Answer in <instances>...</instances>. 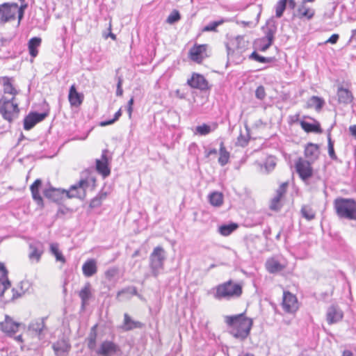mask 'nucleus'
<instances>
[{"label": "nucleus", "mask_w": 356, "mask_h": 356, "mask_svg": "<svg viewBox=\"0 0 356 356\" xmlns=\"http://www.w3.org/2000/svg\"><path fill=\"white\" fill-rule=\"evenodd\" d=\"M89 187V181L86 179H81L70 186L68 191L60 188H49L43 192L47 199L60 204L65 198H79L83 200L86 196V189Z\"/></svg>", "instance_id": "obj_1"}, {"label": "nucleus", "mask_w": 356, "mask_h": 356, "mask_svg": "<svg viewBox=\"0 0 356 356\" xmlns=\"http://www.w3.org/2000/svg\"><path fill=\"white\" fill-rule=\"evenodd\" d=\"M225 321L228 326L229 332L234 338L243 341L250 334L252 321L251 318L245 317L244 314L226 316Z\"/></svg>", "instance_id": "obj_2"}, {"label": "nucleus", "mask_w": 356, "mask_h": 356, "mask_svg": "<svg viewBox=\"0 0 356 356\" xmlns=\"http://www.w3.org/2000/svg\"><path fill=\"white\" fill-rule=\"evenodd\" d=\"M333 208L339 219L356 221V200L338 197L333 202Z\"/></svg>", "instance_id": "obj_3"}, {"label": "nucleus", "mask_w": 356, "mask_h": 356, "mask_svg": "<svg viewBox=\"0 0 356 356\" xmlns=\"http://www.w3.org/2000/svg\"><path fill=\"white\" fill-rule=\"evenodd\" d=\"M243 293L242 286L232 280H228L216 287L213 297L216 300H231L239 298Z\"/></svg>", "instance_id": "obj_4"}, {"label": "nucleus", "mask_w": 356, "mask_h": 356, "mask_svg": "<svg viewBox=\"0 0 356 356\" xmlns=\"http://www.w3.org/2000/svg\"><path fill=\"white\" fill-rule=\"evenodd\" d=\"M15 97L8 99L2 97L0 99V113L3 120L12 123L14 120L18 118L19 108L18 104L15 102Z\"/></svg>", "instance_id": "obj_5"}, {"label": "nucleus", "mask_w": 356, "mask_h": 356, "mask_svg": "<svg viewBox=\"0 0 356 356\" xmlns=\"http://www.w3.org/2000/svg\"><path fill=\"white\" fill-rule=\"evenodd\" d=\"M165 260L164 249L160 246L154 248L149 255V268L154 277H156L163 270Z\"/></svg>", "instance_id": "obj_6"}, {"label": "nucleus", "mask_w": 356, "mask_h": 356, "mask_svg": "<svg viewBox=\"0 0 356 356\" xmlns=\"http://www.w3.org/2000/svg\"><path fill=\"white\" fill-rule=\"evenodd\" d=\"M312 163H313L302 158H299L295 164L296 172L306 184H311V181H309V179L312 177L313 174Z\"/></svg>", "instance_id": "obj_7"}, {"label": "nucleus", "mask_w": 356, "mask_h": 356, "mask_svg": "<svg viewBox=\"0 0 356 356\" xmlns=\"http://www.w3.org/2000/svg\"><path fill=\"white\" fill-rule=\"evenodd\" d=\"M248 46V42L245 40L243 36L238 35L232 38L225 44L227 56H230L234 53L241 54L245 51Z\"/></svg>", "instance_id": "obj_8"}, {"label": "nucleus", "mask_w": 356, "mask_h": 356, "mask_svg": "<svg viewBox=\"0 0 356 356\" xmlns=\"http://www.w3.org/2000/svg\"><path fill=\"white\" fill-rule=\"evenodd\" d=\"M47 317H42L31 321L28 325V331L38 339H43L47 331Z\"/></svg>", "instance_id": "obj_9"}, {"label": "nucleus", "mask_w": 356, "mask_h": 356, "mask_svg": "<svg viewBox=\"0 0 356 356\" xmlns=\"http://www.w3.org/2000/svg\"><path fill=\"white\" fill-rule=\"evenodd\" d=\"M96 353L101 356H120L122 351L120 347L112 341H104Z\"/></svg>", "instance_id": "obj_10"}, {"label": "nucleus", "mask_w": 356, "mask_h": 356, "mask_svg": "<svg viewBox=\"0 0 356 356\" xmlns=\"http://www.w3.org/2000/svg\"><path fill=\"white\" fill-rule=\"evenodd\" d=\"M289 186V182L282 183L275 191V195L270 200V209L273 211H280L283 206L282 200L285 196Z\"/></svg>", "instance_id": "obj_11"}, {"label": "nucleus", "mask_w": 356, "mask_h": 356, "mask_svg": "<svg viewBox=\"0 0 356 356\" xmlns=\"http://www.w3.org/2000/svg\"><path fill=\"white\" fill-rule=\"evenodd\" d=\"M18 8L17 3H4L0 5V19L3 23L15 18Z\"/></svg>", "instance_id": "obj_12"}, {"label": "nucleus", "mask_w": 356, "mask_h": 356, "mask_svg": "<svg viewBox=\"0 0 356 356\" xmlns=\"http://www.w3.org/2000/svg\"><path fill=\"white\" fill-rule=\"evenodd\" d=\"M282 306L286 312L294 313L298 309L296 296L289 291H284Z\"/></svg>", "instance_id": "obj_13"}, {"label": "nucleus", "mask_w": 356, "mask_h": 356, "mask_svg": "<svg viewBox=\"0 0 356 356\" xmlns=\"http://www.w3.org/2000/svg\"><path fill=\"white\" fill-rule=\"evenodd\" d=\"M48 115V113L30 112L24 119V129L31 130L36 124L43 121Z\"/></svg>", "instance_id": "obj_14"}, {"label": "nucleus", "mask_w": 356, "mask_h": 356, "mask_svg": "<svg viewBox=\"0 0 356 356\" xmlns=\"http://www.w3.org/2000/svg\"><path fill=\"white\" fill-rule=\"evenodd\" d=\"M20 325V323L14 321L10 316L6 315L4 321L0 323V329L8 336L12 337L18 331Z\"/></svg>", "instance_id": "obj_15"}, {"label": "nucleus", "mask_w": 356, "mask_h": 356, "mask_svg": "<svg viewBox=\"0 0 356 356\" xmlns=\"http://www.w3.org/2000/svg\"><path fill=\"white\" fill-rule=\"evenodd\" d=\"M207 44H195L189 51V58L197 63H201L207 56Z\"/></svg>", "instance_id": "obj_16"}, {"label": "nucleus", "mask_w": 356, "mask_h": 356, "mask_svg": "<svg viewBox=\"0 0 356 356\" xmlns=\"http://www.w3.org/2000/svg\"><path fill=\"white\" fill-rule=\"evenodd\" d=\"M265 36L259 39V42L270 41L273 42L275 35L277 32V22L273 18L269 19L266 24V28H263Z\"/></svg>", "instance_id": "obj_17"}, {"label": "nucleus", "mask_w": 356, "mask_h": 356, "mask_svg": "<svg viewBox=\"0 0 356 356\" xmlns=\"http://www.w3.org/2000/svg\"><path fill=\"white\" fill-rule=\"evenodd\" d=\"M108 151L107 149H104L102 153L101 159L96 160L97 171L104 177H108L111 173V170L108 168Z\"/></svg>", "instance_id": "obj_18"}, {"label": "nucleus", "mask_w": 356, "mask_h": 356, "mask_svg": "<svg viewBox=\"0 0 356 356\" xmlns=\"http://www.w3.org/2000/svg\"><path fill=\"white\" fill-rule=\"evenodd\" d=\"M187 83L193 88L199 89L200 90H207L209 88L208 81L204 76L193 73L191 79H188Z\"/></svg>", "instance_id": "obj_19"}, {"label": "nucleus", "mask_w": 356, "mask_h": 356, "mask_svg": "<svg viewBox=\"0 0 356 356\" xmlns=\"http://www.w3.org/2000/svg\"><path fill=\"white\" fill-rule=\"evenodd\" d=\"M29 258L38 262L44 252V245L40 241H34L29 244Z\"/></svg>", "instance_id": "obj_20"}, {"label": "nucleus", "mask_w": 356, "mask_h": 356, "mask_svg": "<svg viewBox=\"0 0 356 356\" xmlns=\"http://www.w3.org/2000/svg\"><path fill=\"white\" fill-rule=\"evenodd\" d=\"M343 316V312L336 305H331L327 311V321L329 324L337 323Z\"/></svg>", "instance_id": "obj_21"}, {"label": "nucleus", "mask_w": 356, "mask_h": 356, "mask_svg": "<svg viewBox=\"0 0 356 356\" xmlns=\"http://www.w3.org/2000/svg\"><path fill=\"white\" fill-rule=\"evenodd\" d=\"M304 154L307 161L314 163L319 157V146L317 144L309 143L306 145Z\"/></svg>", "instance_id": "obj_22"}, {"label": "nucleus", "mask_w": 356, "mask_h": 356, "mask_svg": "<svg viewBox=\"0 0 356 356\" xmlns=\"http://www.w3.org/2000/svg\"><path fill=\"white\" fill-rule=\"evenodd\" d=\"M144 326V323L140 321L133 320L128 314L125 313L124 314L123 324L121 326V328L124 331L128 332L136 328L141 329Z\"/></svg>", "instance_id": "obj_23"}, {"label": "nucleus", "mask_w": 356, "mask_h": 356, "mask_svg": "<svg viewBox=\"0 0 356 356\" xmlns=\"http://www.w3.org/2000/svg\"><path fill=\"white\" fill-rule=\"evenodd\" d=\"M70 344L64 339L58 340L52 345V348L56 356H64L70 351Z\"/></svg>", "instance_id": "obj_24"}, {"label": "nucleus", "mask_w": 356, "mask_h": 356, "mask_svg": "<svg viewBox=\"0 0 356 356\" xmlns=\"http://www.w3.org/2000/svg\"><path fill=\"white\" fill-rule=\"evenodd\" d=\"M68 99L71 106L77 107L82 104L83 96L82 94L79 93L75 86L72 85L70 88Z\"/></svg>", "instance_id": "obj_25"}, {"label": "nucleus", "mask_w": 356, "mask_h": 356, "mask_svg": "<svg viewBox=\"0 0 356 356\" xmlns=\"http://www.w3.org/2000/svg\"><path fill=\"white\" fill-rule=\"evenodd\" d=\"M337 97L339 102L345 105L350 104L353 100L351 91L342 86L338 88Z\"/></svg>", "instance_id": "obj_26"}, {"label": "nucleus", "mask_w": 356, "mask_h": 356, "mask_svg": "<svg viewBox=\"0 0 356 356\" xmlns=\"http://www.w3.org/2000/svg\"><path fill=\"white\" fill-rule=\"evenodd\" d=\"M97 270V262L93 259L87 260L82 266L83 274L87 277L94 275Z\"/></svg>", "instance_id": "obj_27"}, {"label": "nucleus", "mask_w": 356, "mask_h": 356, "mask_svg": "<svg viewBox=\"0 0 356 356\" xmlns=\"http://www.w3.org/2000/svg\"><path fill=\"white\" fill-rule=\"evenodd\" d=\"M42 185V181L39 179H36L30 186L33 199L39 206L43 205V200L39 193V188Z\"/></svg>", "instance_id": "obj_28"}, {"label": "nucleus", "mask_w": 356, "mask_h": 356, "mask_svg": "<svg viewBox=\"0 0 356 356\" xmlns=\"http://www.w3.org/2000/svg\"><path fill=\"white\" fill-rule=\"evenodd\" d=\"M315 14V10L312 8H307L305 3L302 4L297 9V16L300 19L305 18L308 20L312 19Z\"/></svg>", "instance_id": "obj_29"}, {"label": "nucleus", "mask_w": 356, "mask_h": 356, "mask_svg": "<svg viewBox=\"0 0 356 356\" xmlns=\"http://www.w3.org/2000/svg\"><path fill=\"white\" fill-rule=\"evenodd\" d=\"M300 124L302 129L307 133H310V132L321 133L322 132L321 125L316 121H315L314 123H310L307 121L301 120Z\"/></svg>", "instance_id": "obj_30"}, {"label": "nucleus", "mask_w": 356, "mask_h": 356, "mask_svg": "<svg viewBox=\"0 0 356 356\" xmlns=\"http://www.w3.org/2000/svg\"><path fill=\"white\" fill-rule=\"evenodd\" d=\"M42 40L40 38L34 37L30 39L28 43L29 54L31 57L35 58L38 54V48L40 46Z\"/></svg>", "instance_id": "obj_31"}, {"label": "nucleus", "mask_w": 356, "mask_h": 356, "mask_svg": "<svg viewBox=\"0 0 356 356\" xmlns=\"http://www.w3.org/2000/svg\"><path fill=\"white\" fill-rule=\"evenodd\" d=\"M219 154L218 163L221 166H225L229 162L230 154L226 149L224 143L222 140L220 143Z\"/></svg>", "instance_id": "obj_32"}, {"label": "nucleus", "mask_w": 356, "mask_h": 356, "mask_svg": "<svg viewBox=\"0 0 356 356\" xmlns=\"http://www.w3.org/2000/svg\"><path fill=\"white\" fill-rule=\"evenodd\" d=\"M266 268L269 273H275L282 270L284 269V266H282L277 260L270 259L267 260L266 263Z\"/></svg>", "instance_id": "obj_33"}, {"label": "nucleus", "mask_w": 356, "mask_h": 356, "mask_svg": "<svg viewBox=\"0 0 356 356\" xmlns=\"http://www.w3.org/2000/svg\"><path fill=\"white\" fill-rule=\"evenodd\" d=\"M79 297L81 300V305L84 307L91 297L90 284L89 283H87L81 289L79 292Z\"/></svg>", "instance_id": "obj_34"}, {"label": "nucleus", "mask_w": 356, "mask_h": 356, "mask_svg": "<svg viewBox=\"0 0 356 356\" xmlns=\"http://www.w3.org/2000/svg\"><path fill=\"white\" fill-rule=\"evenodd\" d=\"M311 181L310 184H307L309 187V191L314 192L319 189L321 185L323 186L324 193H326V186L325 182L319 177H311L309 179Z\"/></svg>", "instance_id": "obj_35"}, {"label": "nucleus", "mask_w": 356, "mask_h": 356, "mask_svg": "<svg viewBox=\"0 0 356 356\" xmlns=\"http://www.w3.org/2000/svg\"><path fill=\"white\" fill-rule=\"evenodd\" d=\"M107 197V193L104 191H100L95 197H93L90 202L89 207L91 209H95L99 207L103 200Z\"/></svg>", "instance_id": "obj_36"}, {"label": "nucleus", "mask_w": 356, "mask_h": 356, "mask_svg": "<svg viewBox=\"0 0 356 356\" xmlns=\"http://www.w3.org/2000/svg\"><path fill=\"white\" fill-rule=\"evenodd\" d=\"M249 58L250 60H255L261 63H270L276 61V58L275 57H265L259 55L257 51H253L250 56Z\"/></svg>", "instance_id": "obj_37"}, {"label": "nucleus", "mask_w": 356, "mask_h": 356, "mask_svg": "<svg viewBox=\"0 0 356 356\" xmlns=\"http://www.w3.org/2000/svg\"><path fill=\"white\" fill-rule=\"evenodd\" d=\"M19 286H20V291H18L17 289H15L14 288L12 289V292H13L12 300L21 297L22 294L25 293V292L28 291V289L30 286V283L29 282V281H26V280L22 281L19 284Z\"/></svg>", "instance_id": "obj_38"}, {"label": "nucleus", "mask_w": 356, "mask_h": 356, "mask_svg": "<svg viewBox=\"0 0 356 356\" xmlns=\"http://www.w3.org/2000/svg\"><path fill=\"white\" fill-rule=\"evenodd\" d=\"M238 227L237 224L230 223L229 225H222L218 227V232L224 236L230 235Z\"/></svg>", "instance_id": "obj_39"}, {"label": "nucleus", "mask_w": 356, "mask_h": 356, "mask_svg": "<svg viewBox=\"0 0 356 356\" xmlns=\"http://www.w3.org/2000/svg\"><path fill=\"white\" fill-rule=\"evenodd\" d=\"M137 295V289L135 286H128L120 291L117 293V298L124 296L126 299L131 298L133 296Z\"/></svg>", "instance_id": "obj_40"}, {"label": "nucleus", "mask_w": 356, "mask_h": 356, "mask_svg": "<svg viewBox=\"0 0 356 356\" xmlns=\"http://www.w3.org/2000/svg\"><path fill=\"white\" fill-rule=\"evenodd\" d=\"M209 202L215 207H220L223 203V197L222 193L213 192L209 196Z\"/></svg>", "instance_id": "obj_41"}, {"label": "nucleus", "mask_w": 356, "mask_h": 356, "mask_svg": "<svg viewBox=\"0 0 356 356\" xmlns=\"http://www.w3.org/2000/svg\"><path fill=\"white\" fill-rule=\"evenodd\" d=\"M300 213L302 216L307 220H312L314 219L316 216L315 211L309 205H303L301 208Z\"/></svg>", "instance_id": "obj_42"}, {"label": "nucleus", "mask_w": 356, "mask_h": 356, "mask_svg": "<svg viewBox=\"0 0 356 356\" xmlns=\"http://www.w3.org/2000/svg\"><path fill=\"white\" fill-rule=\"evenodd\" d=\"M3 92L4 93L13 95V97L17 94V90L11 83V79L8 77H3Z\"/></svg>", "instance_id": "obj_43"}, {"label": "nucleus", "mask_w": 356, "mask_h": 356, "mask_svg": "<svg viewBox=\"0 0 356 356\" xmlns=\"http://www.w3.org/2000/svg\"><path fill=\"white\" fill-rule=\"evenodd\" d=\"M50 251L51 254L55 256L56 261H59L63 263L65 262V257L61 252L59 251L58 243H51L50 245Z\"/></svg>", "instance_id": "obj_44"}, {"label": "nucleus", "mask_w": 356, "mask_h": 356, "mask_svg": "<svg viewBox=\"0 0 356 356\" xmlns=\"http://www.w3.org/2000/svg\"><path fill=\"white\" fill-rule=\"evenodd\" d=\"M288 0H280L275 4V16L277 18H280L286 9V3Z\"/></svg>", "instance_id": "obj_45"}, {"label": "nucleus", "mask_w": 356, "mask_h": 356, "mask_svg": "<svg viewBox=\"0 0 356 356\" xmlns=\"http://www.w3.org/2000/svg\"><path fill=\"white\" fill-rule=\"evenodd\" d=\"M224 22H225V19H221L218 21L211 22L202 29V31H204V32L217 31L218 26L222 24Z\"/></svg>", "instance_id": "obj_46"}, {"label": "nucleus", "mask_w": 356, "mask_h": 356, "mask_svg": "<svg viewBox=\"0 0 356 356\" xmlns=\"http://www.w3.org/2000/svg\"><path fill=\"white\" fill-rule=\"evenodd\" d=\"M96 327H97V325H95L92 327L91 332L88 339V346L90 350H94L96 347V338H97V333L95 332Z\"/></svg>", "instance_id": "obj_47"}, {"label": "nucleus", "mask_w": 356, "mask_h": 356, "mask_svg": "<svg viewBox=\"0 0 356 356\" xmlns=\"http://www.w3.org/2000/svg\"><path fill=\"white\" fill-rule=\"evenodd\" d=\"M324 103V100L317 96H312L309 100V105L314 106L316 110L321 109L323 106Z\"/></svg>", "instance_id": "obj_48"}, {"label": "nucleus", "mask_w": 356, "mask_h": 356, "mask_svg": "<svg viewBox=\"0 0 356 356\" xmlns=\"http://www.w3.org/2000/svg\"><path fill=\"white\" fill-rule=\"evenodd\" d=\"M327 147H328V154L332 160H337V156L335 154L334 149V141L332 140L331 134L329 133L327 134Z\"/></svg>", "instance_id": "obj_49"}, {"label": "nucleus", "mask_w": 356, "mask_h": 356, "mask_svg": "<svg viewBox=\"0 0 356 356\" xmlns=\"http://www.w3.org/2000/svg\"><path fill=\"white\" fill-rule=\"evenodd\" d=\"M181 19L180 13L177 10H173L168 15L166 22L170 24H173L177 22Z\"/></svg>", "instance_id": "obj_50"}, {"label": "nucleus", "mask_w": 356, "mask_h": 356, "mask_svg": "<svg viewBox=\"0 0 356 356\" xmlns=\"http://www.w3.org/2000/svg\"><path fill=\"white\" fill-rule=\"evenodd\" d=\"M121 115H122V110H121V108H120L115 113L114 117H113V119L108 120L102 121V122H100L99 125L101 127H106V126H108V125L113 124V123H115L116 121L118 120V119L120 118Z\"/></svg>", "instance_id": "obj_51"}, {"label": "nucleus", "mask_w": 356, "mask_h": 356, "mask_svg": "<svg viewBox=\"0 0 356 356\" xmlns=\"http://www.w3.org/2000/svg\"><path fill=\"white\" fill-rule=\"evenodd\" d=\"M212 131L211 127L207 124L196 127V132L201 136H206Z\"/></svg>", "instance_id": "obj_52"}, {"label": "nucleus", "mask_w": 356, "mask_h": 356, "mask_svg": "<svg viewBox=\"0 0 356 356\" xmlns=\"http://www.w3.org/2000/svg\"><path fill=\"white\" fill-rule=\"evenodd\" d=\"M249 140H250V136H249L248 134H247V136H245L241 133L240 135L237 138L236 145L241 146L243 147H245L246 145H248Z\"/></svg>", "instance_id": "obj_53"}, {"label": "nucleus", "mask_w": 356, "mask_h": 356, "mask_svg": "<svg viewBox=\"0 0 356 356\" xmlns=\"http://www.w3.org/2000/svg\"><path fill=\"white\" fill-rule=\"evenodd\" d=\"M118 273H119V270L118 268L112 267V268H108L105 272V277L108 280L111 281L113 280V278L115 277H116L118 275Z\"/></svg>", "instance_id": "obj_54"}, {"label": "nucleus", "mask_w": 356, "mask_h": 356, "mask_svg": "<svg viewBox=\"0 0 356 356\" xmlns=\"http://www.w3.org/2000/svg\"><path fill=\"white\" fill-rule=\"evenodd\" d=\"M11 284L8 279L0 281V297L3 296L4 292L10 287Z\"/></svg>", "instance_id": "obj_55"}, {"label": "nucleus", "mask_w": 356, "mask_h": 356, "mask_svg": "<svg viewBox=\"0 0 356 356\" xmlns=\"http://www.w3.org/2000/svg\"><path fill=\"white\" fill-rule=\"evenodd\" d=\"M264 165H265V168L266 169V170L268 172L272 171L276 165V162H275L274 158H272V157L268 158L265 162Z\"/></svg>", "instance_id": "obj_56"}, {"label": "nucleus", "mask_w": 356, "mask_h": 356, "mask_svg": "<svg viewBox=\"0 0 356 356\" xmlns=\"http://www.w3.org/2000/svg\"><path fill=\"white\" fill-rule=\"evenodd\" d=\"M255 96L258 99L262 100L266 97L265 88L263 86L257 87L255 91Z\"/></svg>", "instance_id": "obj_57"}, {"label": "nucleus", "mask_w": 356, "mask_h": 356, "mask_svg": "<svg viewBox=\"0 0 356 356\" xmlns=\"http://www.w3.org/2000/svg\"><path fill=\"white\" fill-rule=\"evenodd\" d=\"M8 273L4 264L0 262V281L8 279Z\"/></svg>", "instance_id": "obj_58"}, {"label": "nucleus", "mask_w": 356, "mask_h": 356, "mask_svg": "<svg viewBox=\"0 0 356 356\" xmlns=\"http://www.w3.org/2000/svg\"><path fill=\"white\" fill-rule=\"evenodd\" d=\"M259 50L261 51H266L273 44V42L270 41H265L263 42H259Z\"/></svg>", "instance_id": "obj_59"}, {"label": "nucleus", "mask_w": 356, "mask_h": 356, "mask_svg": "<svg viewBox=\"0 0 356 356\" xmlns=\"http://www.w3.org/2000/svg\"><path fill=\"white\" fill-rule=\"evenodd\" d=\"M122 79L121 77H118V83H117V90H116V95L122 96L123 93V90L122 88Z\"/></svg>", "instance_id": "obj_60"}, {"label": "nucleus", "mask_w": 356, "mask_h": 356, "mask_svg": "<svg viewBox=\"0 0 356 356\" xmlns=\"http://www.w3.org/2000/svg\"><path fill=\"white\" fill-rule=\"evenodd\" d=\"M339 35L338 34H332L329 38L328 40L326 41V42H328V43H330V44H335L337 42L338 40H339Z\"/></svg>", "instance_id": "obj_61"}, {"label": "nucleus", "mask_w": 356, "mask_h": 356, "mask_svg": "<svg viewBox=\"0 0 356 356\" xmlns=\"http://www.w3.org/2000/svg\"><path fill=\"white\" fill-rule=\"evenodd\" d=\"M69 211V209L61 207L58 209L56 215L58 217H61L62 216L66 214Z\"/></svg>", "instance_id": "obj_62"}, {"label": "nucleus", "mask_w": 356, "mask_h": 356, "mask_svg": "<svg viewBox=\"0 0 356 356\" xmlns=\"http://www.w3.org/2000/svg\"><path fill=\"white\" fill-rule=\"evenodd\" d=\"M204 153H205V156L207 158H208L211 155L216 154H217V149H215V148H212V149L205 148Z\"/></svg>", "instance_id": "obj_63"}, {"label": "nucleus", "mask_w": 356, "mask_h": 356, "mask_svg": "<svg viewBox=\"0 0 356 356\" xmlns=\"http://www.w3.org/2000/svg\"><path fill=\"white\" fill-rule=\"evenodd\" d=\"M12 40V38H6L3 37H0V44L1 46H7L8 45Z\"/></svg>", "instance_id": "obj_64"}]
</instances>
